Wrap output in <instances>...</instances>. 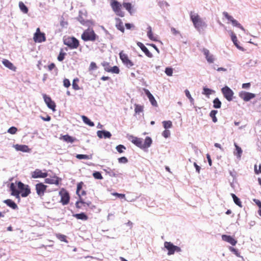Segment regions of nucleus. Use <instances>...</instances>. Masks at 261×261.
Masks as SVG:
<instances>
[{
  "instance_id": "nucleus-63",
  "label": "nucleus",
  "mask_w": 261,
  "mask_h": 261,
  "mask_svg": "<svg viewBox=\"0 0 261 261\" xmlns=\"http://www.w3.org/2000/svg\"><path fill=\"white\" fill-rule=\"evenodd\" d=\"M137 45L142 50L146 46L141 42H137Z\"/></svg>"
},
{
  "instance_id": "nucleus-8",
  "label": "nucleus",
  "mask_w": 261,
  "mask_h": 261,
  "mask_svg": "<svg viewBox=\"0 0 261 261\" xmlns=\"http://www.w3.org/2000/svg\"><path fill=\"white\" fill-rule=\"evenodd\" d=\"M59 194L61 197L60 202L63 205H67L70 200V196L68 192L65 189L62 188L60 191Z\"/></svg>"
},
{
  "instance_id": "nucleus-62",
  "label": "nucleus",
  "mask_w": 261,
  "mask_h": 261,
  "mask_svg": "<svg viewBox=\"0 0 261 261\" xmlns=\"http://www.w3.org/2000/svg\"><path fill=\"white\" fill-rule=\"evenodd\" d=\"M55 67H56L55 64L54 63H52L48 66V69L49 71H51Z\"/></svg>"
},
{
  "instance_id": "nucleus-13",
  "label": "nucleus",
  "mask_w": 261,
  "mask_h": 261,
  "mask_svg": "<svg viewBox=\"0 0 261 261\" xmlns=\"http://www.w3.org/2000/svg\"><path fill=\"white\" fill-rule=\"evenodd\" d=\"M221 91L224 97L228 101H231L232 99L233 92L229 87L226 86L223 88Z\"/></svg>"
},
{
  "instance_id": "nucleus-14",
  "label": "nucleus",
  "mask_w": 261,
  "mask_h": 261,
  "mask_svg": "<svg viewBox=\"0 0 261 261\" xmlns=\"http://www.w3.org/2000/svg\"><path fill=\"white\" fill-rule=\"evenodd\" d=\"M46 172H42V170L36 169L35 171L31 173V177L33 178H45L47 176Z\"/></svg>"
},
{
  "instance_id": "nucleus-16",
  "label": "nucleus",
  "mask_w": 261,
  "mask_h": 261,
  "mask_svg": "<svg viewBox=\"0 0 261 261\" xmlns=\"http://www.w3.org/2000/svg\"><path fill=\"white\" fill-rule=\"evenodd\" d=\"M61 178L55 175L49 178H46L45 179V182L48 184L59 185L60 182L61 181Z\"/></svg>"
},
{
  "instance_id": "nucleus-30",
  "label": "nucleus",
  "mask_w": 261,
  "mask_h": 261,
  "mask_svg": "<svg viewBox=\"0 0 261 261\" xmlns=\"http://www.w3.org/2000/svg\"><path fill=\"white\" fill-rule=\"evenodd\" d=\"M148 29V32H147V36L148 37V38L152 40V41H156L157 39H156V37H155L153 34V33L152 32V30H151V27L149 26L147 28Z\"/></svg>"
},
{
  "instance_id": "nucleus-43",
  "label": "nucleus",
  "mask_w": 261,
  "mask_h": 261,
  "mask_svg": "<svg viewBox=\"0 0 261 261\" xmlns=\"http://www.w3.org/2000/svg\"><path fill=\"white\" fill-rule=\"evenodd\" d=\"M231 40L233 41L234 44L236 46V47L238 48H239V49L241 48V47L238 45V44L237 43V42H238L237 38L236 35L233 33H232V34H231Z\"/></svg>"
},
{
  "instance_id": "nucleus-41",
  "label": "nucleus",
  "mask_w": 261,
  "mask_h": 261,
  "mask_svg": "<svg viewBox=\"0 0 261 261\" xmlns=\"http://www.w3.org/2000/svg\"><path fill=\"white\" fill-rule=\"evenodd\" d=\"M109 72H111L112 73L119 74L120 72V70L118 67L117 66H114L110 68Z\"/></svg>"
},
{
  "instance_id": "nucleus-23",
  "label": "nucleus",
  "mask_w": 261,
  "mask_h": 261,
  "mask_svg": "<svg viewBox=\"0 0 261 261\" xmlns=\"http://www.w3.org/2000/svg\"><path fill=\"white\" fill-rule=\"evenodd\" d=\"M3 64L5 66L9 68V69H11L13 71H15L16 67L14 66V65L10 62L7 59H4L2 61Z\"/></svg>"
},
{
  "instance_id": "nucleus-46",
  "label": "nucleus",
  "mask_w": 261,
  "mask_h": 261,
  "mask_svg": "<svg viewBox=\"0 0 261 261\" xmlns=\"http://www.w3.org/2000/svg\"><path fill=\"white\" fill-rule=\"evenodd\" d=\"M101 65L103 67L104 70L106 71L109 72L110 68L111 67L110 63L107 62H103L101 63Z\"/></svg>"
},
{
  "instance_id": "nucleus-54",
  "label": "nucleus",
  "mask_w": 261,
  "mask_h": 261,
  "mask_svg": "<svg viewBox=\"0 0 261 261\" xmlns=\"http://www.w3.org/2000/svg\"><path fill=\"white\" fill-rule=\"evenodd\" d=\"M108 173L110 174V175L111 176H117L118 175V172L117 171H115V169L110 170Z\"/></svg>"
},
{
  "instance_id": "nucleus-60",
  "label": "nucleus",
  "mask_w": 261,
  "mask_h": 261,
  "mask_svg": "<svg viewBox=\"0 0 261 261\" xmlns=\"http://www.w3.org/2000/svg\"><path fill=\"white\" fill-rule=\"evenodd\" d=\"M229 249L230 251L233 252L237 256H240L239 253H238V251L237 249L231 247L229 248Z\"/></svg>"
},
{
  "instance_id": "nucleus-59",
  "label": "nucleus",
  "mask_w": 261,
  "mask_h": 261,
  "mask_svg": "<svg viewBox=\"0 0 261 261\" xmlns=\"http://www.w3.org/2000/svg\"><path fill=\"white\" fill-rule=\"evenodd\" d=\"M163 134V136L165 138H168V137H169V136H170V131H169V130H167V129H166V130H165L164 131H163V134Z\"/></svg>"
},
{
  "instance_id": "nucleus-3",
  "label": "nucleus",
  "mask_w": 261,
  "mask_h": 261,
  "mask_svg": "<svg viewBox=\"0 0 261 261\" xmlns=\"http://www.w3.org/2000/svg\"><path fill=\"white\" fill-rule=\"evenodd\" d=\"M81 38L84 41H94L98 38V37L92 29L88 28L82 34Z\"/></svg>"
},
{
  "instance_id": "nucleus-52",
  "label": "nucleus",
  "mask_w": 261,
  "mask_h": 261,
  "mask_svg": "<svg viewBox=\"0 0 261 261\" xmlns=\"http://www.w3.org/2000/svg\"><path fill=\"white\" fill-rule=\"evenodd\" d=\"M17 131V129L16 127L14 126H12L9 128L8 130V132L11 134H15Z\"/></svg>"
},
{
  "instance_id": "nucleus-39",
  "label": "nucleus",
  "mask_w": 261,
  "mask_h": 261,
  "mask_svg": "<svg viewBox=\"0 0 261 261\" xmlns=\"http://www.w3.org/2000/svg\"><path fill=\"white\" fill-rule=\"evenodd\" d=\"M213 107L215 108L219 109L221 108V102L218 98H216L213 101Z\"/></svg>"
},
{
  "instance_id": "nucleus-20",
  "label": "nucleus",
  "mask_w": 261,
  "mask_h": 261,
  "mask_svg": "<svg viewBox=\"0 0 261 261\" xmlns=\"http://www.w3.org/2000/svg\"><path fill=\"white\" fill-rule=\"evenodd\" d=\"M240 96L244 100L246 101L250 100L251 99L253 98L255 96L254 94L245 92L241 93Z\"/></svg>"
},
{
  "instance_id": "nucleus-56",
  "label": "nucleus",
  "mask_w": 261,
  "mask_h": 261,
  "mask_svg": "<svg viewBox=\"0 0 261 261\" xmlns=\"http://www.w3.org/2000/svg\"><path fill=\"white\" fill-rule=\"evenodd\" d=\"M97 67L95 63L91 62L89 66V70H93L97 69Z\"/></svg>"
},
{
  "instance_id": "nucleus-48",
  "label": "nucleus",
  "mask_w": 261,
  "mask_h": 261,
  "mask_svg": "<svg viewBox=\"0 0 261 261\" xmlns=\"http://www.w3.org/2000/svg\"><path fill=\"white\" fill-rule=\"evenodd\" d=\"M203 91L202 94L207 96L210 95L212 94V90L207 88H204L203 89Z\"/></svg>"
},
{
  "instance_id": "nucleus-27",
  "label": "nucleus",
  "mask_w": 261,
  "mask_h": 261,
  "mask_svg": "<svg viewBox=\"0 0 261 261\" xmlns=\"http://www.w3.org/2000/svg\"><path fill=\"white\" fill-rule=\"evenodd\" d=\"M152 144V140L150 137H146L145 141L143 142V149L148 148Z\"/></svg>"
},
{
  "instance_id": "nucleus-37",
  "label": "nucleus",
  "mask_w": 261,
  "mask_h": 261,
  "mask_svg": "<svg viewBox=\"0 0 261 261\" xmlns=\"http://www.w3.org/2000/svg\"><path fill=\"white\" fill-rule=\"evenodd\" d=\"M218 111L217 110H212L210 112V116L212 118L213 121L214 123L217 122V118L216 116Z\"/></svg>"
},
{
  "instance_id": "nucleus-4",
  "label": "nucleus",
  "mask_w": 261,
  "mask_h": 261,
  "mask_svg": "<svg viewBox=\"0 0 261 261\" xmlns=\"http://www.w3.org/2000/svg\"><path fill=\"white\" fill-rule=\"evenodd\" d=\"M63 42L70 49H76L80 45L79 41L74 37H68L64 39Z\"/></svg>"
},
{
  "instance_id": "nucleus-9",
  "label": "nucleus",
  "mask_w": 261,
  "mask_h": 261,
  "mask_svg": "<svg viewBox=\"0 0 261 261\" xmlns=\"http://www.w3.org/2000/svg\"><path fill=\"white\" fill-rule=\"evenodd\" d=\"M164 247L168 250V254L169 255L173 254L175 252H180L181 251L180 247L175 246L169 242H165L164 243Z\"/></svg>"
},
{
  "instance_id": "nucleus-17",
  "label": "nucleus",
  "mask_w": 261,
  "mask_h": 261,
  "mask_svg": "<svg viewBox=\"0 0 261 261\" xmlns=\"http://www.w3.org/2000/svg\"><path fill=\"white\" fill-rule=\"evenodd\" d=\"M129 140L130 141L138 147L143 149V141L142 139L133 136H130Z\"/></svg>"
},
{
  "instance_id": "nucleus-10",
  "label": "nucleus",
  "mask_w": 261,
  "mask_h": 261,
  "mask_svg": "<svg viewBox=\"0 0 261 261\" xmlns=\"http://www.w3.org/2000/svg\"><path fill=\"white\" fill-rule=\"evenodd\" d=\"M33 40L35 42L41 43L46 40L45 35L44 33L40 32V28L36 29L35 33L34 34Z\"/></svg>"
},
{
  "instance_id": "nucleus-35",
  "label": "nucleus",
  "mask_w": 261,
  "mask_h": 261,
  "mask_svg": "<svg viewBox=\"0 0 261 261\" xmlns=\"http://www.w3.org/2000/svg\"><path fill=\"white\" fill-rule=\"evenodd\" d=\"M56 237L62 242H64L67 243L68 242L67 240V237L64 234L56 233Z\"/></svg>"
},
{
  "instance_id": "nucleus-44",
  "label": "nucleus",
  "mask_w": 261,
  "mask_h": 261,
  "mask_svg": "<svg viewBox=\"0 0 261 261\" xmlns=\"http://www.w3.org/2000/svg\"><path fill=\"white\" fill-rule=\"evenodd\" d=\"M65 55L66 53L63 52V49H61L59 55L58 56V60L59 61H62L64 59Z\"/></svg>"
},
{
  "instance_id": "nucleus-53",
  "label": "nucleus",
  "mask_w": 261,
  "mask_h": 261,
  "mask_svg": "<svg viewBox=\"0 0 261 261\" xmlns=\"http://www.w3.org/2000/svg\"><path fill=\"white\" fill-rule=\"evenodd\" d=\"M165 73L168 76H171L173 73V69L172 68L167 67L165 69Z\"/></svg>"
},
{
  "instance_id": "nucleus-47",
  "label": "nucleus",
  "mask_w": 261,
  "mask_h": 261,
  "mask_svg": "<svg viewBox=\"0 0 261 261\" xmlns=\"http://www.w3.org/2000/svg\"><path fill=\"white\" fill-rule=\"evenodd\" d=\"M93 176L95 178L97 179H101L103 178L102 176L101 175V174L98 171L95 172L93 173Z\"/></svg>"
},
{
  "instance_id": "nucleus-42",
  "label": "nucleus",
  "mask_w": 261,
  "mask_h": 261,
  "mask_svg": "<svg viewBox=\"0 0 261 261\" xmlns=\"http://www.w3.org/2000/svg\"><path fill=\"white\" fill-rule=\"evenodd\" d=\"M62 139L67 142L72 143L74 141L73 138L68 135L63 136Z\"/></svg>"
},
{
  "instance_id": "nucleus-6",
  "label": "nucleus",
  "mask_w": 261,
  "mask_h": 261,
  "mask_svg": "<svg viewBox=\"0 0 261 261\" xmlns=\"http://www.w3.org/2000/svg\"><path fill=\"white\" fill-rule=\"evenodd\" d=\"M86 193L85 191H82L80 194L79 200L76 201L75 203L76 207L77 208H81L82 206H87L91 209L95 208V206L93 205L91 201L85 202L83 198L81 197V195H85Z\"/></svg>"
},
{
  "instance_id": "nucleus-11",
  "label": "nucleus",
  "mask_w": 261,
  "mask_h": 261,
  "mask_svg": "<svg viewBox=\"0 0 261 261\" xmlns=\"http://www.w3.org/2000/svg\"><path fill=\"white\" fill-rule=\"evenodd\" d=\"M223 15L228 21L231 22L233 26L237 27L243 31L245 30L243 27L240 23H239L237 20L234 19L232 16L230 15L227 12H223Z\"/></svg>"
},
{
  "instance_id": "nucleus-26",
  "label": "nucleus",
  "mask_w": 261,
  "mask_h": 261,
  "mask_svg": "<svg viewBox=\"0 0 261 261\" xmlns=\"http://www.w3.org/2000/svg\"><path fill=\"white\" fill-rule=\"evenodd\" d=\"M15 148L19 151H21L22 152H29L30 151V149L28 146L25 145H16Z\"/></svg>"
},
{
  "instance_id": "nucleus-24",
  "label": "nucleus",
  "mask_w": 261,
  "mask_h": 261,
  "mask_svg": "<svg viewBox=\"0 0 261 261\" xmlns=\"http://www.w3.org/2000/svg\"><path fill=\"white\" fill-rule=\"evenodd\" d=\"M4 202L6 204H7V206L12 208L13 210L18 209L17 205L11 199H8L5 200L4 201Z\"/></svg>"
},
{
  "instance_id": "nucleus-25",
  "label": "nucleus",
  "mask_w": 261,
  "mask_h": 261,
  "mask_svg": "<svg viewBox=\"0 0 261 261\" xmlns=\"http://www.w3.org/2000/svg\"><path fill=\"white\" fill-rule=\"evenodd\" d=\"M115 20L116 21V28L118 30L121 31L122 33H124V28L123 27V22L122 21V20L119 18H116L115 19Z\"/></svg>"
},
{
  "instance_id": "nucleus-15",
  "label": "nucleus",
  "mask_w": 261,
  "mask_h": 261,
  "mask_svg": "<svg viewBox=\"0 0 261 261\" xmlns=\"http://www.w3.org/2000/svg\"><path fill=\"white\" fill-rule=\"evenodd\" d=\"M43 98L45 102L47 105V107L51 109L54 112L56 111V105L55 102L52 100L49 96H47L46 94L43 95Z\"/></svg>"
},
{
  "instance_id": "nucleus-33",
  "label": "nucleus",
  "mask_w": 261,
  "mask_h": 261,
  "mask_svg": "<svg viewBox=\"0 0 261 261\" xmlns=\"http://www.w3.org/2000/svg\"><path fill=\"white\" fill-rule=\"evenodd\" d=\"M19 7L20 10L24 13L27 14L28 13L29 10L27 7L22 2L19 3Z\"/></svg>"
},
{
  "instance_id": "nucleus-29",
  "label": "nucleus",
  "mask_w": 261,
  "mask_h": 261,
  "mask_svg": "<svg viewBox=\"0 0 261 261\" xmlns=\"http://www.w3.org/2000/svg\"><path fill=\"white\" fill-rule=\"evenodd\" d=\"M123 7L128 11L130 15L133 13V6L130 3H123L122 4Z\"/></svg>"
},
{
  "instance_id": "nucleus-51",
  "label": "nucleus",
  "mask_w": 261,
  "mask_h": 261,
  "mask_svg": "<svg viewBox=\"0 0 261 261\" xmlns=\"http://www.w3.org/2000/svg\"><path fill=\"white\" fill-rule=\"evenodd\" d=\"M142 51L144 53V54H145V55L147 57H148L149 58H152V54L148 50V49L146 47H145L142 50Z\"/></svg>"
},
{
  "instance_id": "nucleus-31",
  "label": "nucleus",
  "mask_w": 261,
  "mask_h": 261,
  "mask_svg": "<svg viewBox=\"0 0 261 261\" xmlns=\"http://www.w3.org/2000/svg\"><path fill=\"white\" fill-rule=\"evenodd\" d=\"M82 120L83 121H84V122L88 125L89 126H94V123L92 122L87 117H86V116H84V115H83L82 116Z\"/></svg>"
},
{
  "instance_id": "nucleus-34",
  "label": "nucleus",
  "mask_w": 261,
  "mask_h": 261,
  "mask_svg": "<svg viewBox=\"0 0 261 261\" xmlns=\"http://www.w3.org/2000/svg\"><path fill=\"white\" fill-rule=\"evenodd\" d=\"M234 145L236 147V152H234V154L237 155L239 158H240L242 154V150L241 147H240L237 143H234Z\"/></svg>"
},
{
  "instance_id": "nucleus-5",
  "label": "nucleus",
  "mask_w": 261,
  "mask_h": 261,
  "mask_svg": "<svg viewBox=\"0 0 261 261\" xmlns=\"http://www.w3.org/2000/svg\"><path fill=\"white\" fill-rule=\"evenodd\" d=\"M111 6L115 14L121 17L124 16V12L122 11V5L116 0H111Z\"/></svg>"
},
{
  "instance_id": "nucleus-28",
  "label": "nucleus",
  "mask_w": 261,
  "mask_h": 261,
  "mask_svg": "<svg viewBox=\"0 0 261 261\" xmlns=\"http://www.w3.org/2000/svg\"><path fill=\"white\" fill-rule=\"evenodd\" d=\"M73 216L77 219L82 220L84 221H86L88 219V217L84 213L74 214Z\"/></svg>"
},
{
  "instance_id": "nucleus-40",
  "label": "nucleus",
  "mask_w": 261,
  "mask_h": 261,
  "mask_svg": "<svg viewBox=\"0 0 261 261\" xmlns=\"http://www.w3.org/2000/svg\"><path fill=\"white\" fill-rule=\"evenodd\" d=\"M163 126L165 129L170 128L172 126V123L171 121H164L163 122Z\"/></svg>"
},
{
  "instance_id": "nucleus-12",
  "label": "nucleus",
  "mask_w": 261,
  "mask_h": 261,
  "mask_svg": "<svg viewBox=\"0 0 261 261\" xmlns=\"http://www.w3.org/2000/svg\"><path fill=\"white\" fill-rule=\"evenodd\" d=\"M47 187V186L44 185L42 182L37 184L35 185L36 193L40 197H42L44 196V193L46 191Z\"/></svg>"
},
{
  "instance_id": "nucleus-19",
  "label": "nucleus",
  "mask_w": 261,
  "mask_h": 261,
  "mask_svg": "<svg viewBox=\"0 0 261 261\" xmlns=\"http://www.w3.org/2000/svg\"><path fill=\"white\" fill-rule=\"evenodd\" d=\"M144 91H145V93L148 97L151 105L154 107H157L158 103H157L156 101L155 100L154 97L151 94V93L149 92V91L147 89H145Z\"/></svg>"
},
{
  "instance_id": "nucleus-32",
  "label": "nucleus",
  "mask_w": 261,
  "mask_h": 261,
  "mask_svg": "<svg viewBox=\"0 0 261 261\" xmlns=\"http://www.w3.org/2000/svg\"><path fill=\"white\" fill-rule=\"evenodd\" d=\"M231 196L233 198L234 202L239 207H242V202L240 201V199L234 194H231Z\"/></svg>"
},
{
  "instance_id": "nucleus-57",
  "label": "nucleus",
  "mask_w": 261,
  "mask_h": 261,
  "mask_svg": "<svg viewBox=\"0 0 261 261\" xmlns=\"http://www.w3.org/2000/svg\"><path fill=\"white\" fill-rule=\"evenodd\" d=\"M185 94H186V96L190 99L191 102H193L194 101V99L192 97V96L190 94V93L188 90L187 89L185 90Z\"/></svg>"
},
{
  "instance_id": "nucleus-7",
  "label": "nucleus",
  "mask_w": 261,
  "mask_h": 261,
  "mask_svg": "<svg viewBox=\"0 0 261 261\" xmlns=\"http://www.w3.org/2000/svg\"><path fill=\"white\" fill-rule=\"evenodd\" d=\"M119 57L123 64L128 68H131L134 64L133 62L130 60L127 55L125 54L123 50L119 53Z\"/></svg>"
},
{
  "instance_id": "nucleus-64",
  "label": "nucleus",
  "mask_w": 261,
  "mask_h": 261,
  "mask_svg": "<svg viewBox=\"0 0 261 261\" xmlns=\"http://www.w3.org/2000/svg\"><path fill=\"white\" fill-rule=\"evenodd\" d=\"M137 45L142 50L146 46L141 42H137Z\"/></svg>"
},
{
  "instance_id": "nucleus-22",
  "label": "nucleus",
  "mask_w": 261,
  "mask_h": 261,
  "mask_svg": "<svg viewBox=\"0 0 261 261\" xmlns=\"http://www.w3.org/2000/svg\"><path fill=\"white\" fill-rule=\"evenodd\" d=\"M97 135L99 138H102V137L110 138L111 137V134L109 132L106 130H98Z\"/></svg>"
},
{
  "instance_id": "nucleus-1",
  "label": "nucleus",
  "mask_w": 261,
  "mask_h": 261,
  "mask_svg": "<svg viewBox=\"0 0 261 261\" xmlns=\"http://www.w3.org/2000/svg\"><path fill=\"white\" fill-rule=\"evenodd\" d=\"M10 191L11 195L20 200V195L22 197H26L31 193V189L28 185H24L20 181H16L10 184Z\"/></svg>"
},
{
  "instance_id": "nucleus-49",
  "label": "nucleus",
  "mask_w": 261,
  "mask_h": 261,
  "mask_svg": "<svg viewBox=\"0 0 261 261\" xmlns=\"http://www.w3.org/2000/svg\"><path fill=\"white\" fill-rule=\"evenodd\" d=\"M116 148L117 151L119 153H122L123 152V150L126 149L125 147L123 145H119L117 146Z\"/></svg>"
},
{
  "instance_id": "nucleus-45",
  "label": "nucleus",
  "mask_w": 261,
  "mask_h": 261,
  "mask_svg": "<svg viewBox=\"0 0 261 261\" xmlns=\"http://www.w3.org/2000/svg\"><path fill=\"white\" fill-rule=\"evenodd\" d=\"M76 158L78 159L82 160V159H86V160H89L91 159V156L87 154H77L76 155Z\"/></svg>"
},
{
  "instance_id": "nucleus-61",
  "label": "nucleus",
  "mask_w": 261,
  "mask_h": 261,
  "mask_svg": "<svg viewBox=\"0 0 261 261\" xmlns=\"http://www.w3.org/2000/svg\"><path fill=\"white\" fill-rule=\"evenodd\" d=\"M254 171L256 174L261 173V165H259V169L257 170V166L255 165L254 166Z\"/></svg>"
},
{
  "instance_id": "nucleus-21",
  "label": "nucleus",
  "mask_w": 261,
  "mask_h": 261,
  "mask_svg": "<svg viewBox=\"0 0 261 261\" xmlns=\"http://www.w3.org/2000/svg\"><path fill=\"white\" fill-rule=\"evenodd\" d=\"M203 53L205 56L206 60L210 63H212L214 62V58L212 55L210 54L209 50L206 48H204L203 49Z\"/></svg>"
},
{
  "instance_id": "nucleus-38",
  "label": "nucleus",
  "mask_w": 261,
  "mask_h": 261,
  "mask_svg": "<svg viewBox=\"0 0 261 261\" xmlns=\"http://www.w3.org/2000/svg\"><path fill=\"white\" fill-rule=\"evenodd\" d=\"M79 80L78 78L74 79L73 80L72 85L73 89L75 90H79L80 89V88L79 85L77 84V83L79 82Z\"/></svg>"
},
{
  "instance_id": "nucleus-2",
  "label": "nucleus",
  "mask_w": 261,
  "mask_h": 261,
  "mask_svg": "<svg viewBox=\"0 0 261 261\" xmlns=\"http://www.w3.org/2000/svg\"><path fill=\"white\" fill-rule=\"evenodd\" d=\"M190 18L195 28L198 30L203 29L206 27V24L200 16L194 12H191Z\"/></svg>"
},
{
  "instance_id": "nucleus-36",
  "label": "nucleus",
  "mask_w": 261,
  "mask_h": 261,
  "mask_svg": "<svg viewBox=\"0 0 261 261\" xmlns=\"http://www.w3.org/2000/svg\"><path fill=\"white\" fill-rule=\"evenodd\" d=\"M144 107L143 106L135 104V112L136 114H139L143 111Z\"/></svg>"
},
{
  "instance_id": "nucleus-18",
  "label": "nucleus",
  "mask_w": 261,
  "mask_h": 261,
  "mask_svg": "<svg viewBox=\"0 0 261 261\" xmlns=\"http://www.w3.org/2000/svg\"><path fill=\"white\" fill-rule=\"evenodd\" d=\"M222 239L223 241L229 243L232 246L236 245L237 243V241L230 236L223 234L222 236Z\"/></svg>"
},
{
  "instance_id": "nucleus-55",
  "label": "nucleus",
  "mask_w": 261,
  "mask_h": 261,
  "mask_svg": "<svg viewBox=\"0 0 261 261\" xmlns=\"http://www.w3.org/2000/svg\"><path fill=\"white\" fill-rule=\"evenodd\" d=\"M70 82L68 79H65L63 80V85L65 87L68 88L70 87Z\"/></svg>"
},
{
  "instance_id": "nucleus-50",
  "label": "nucleus",
  "mask_w": 261,
  "mask_h": 261,
  "mask_svg": "<svg viewBox=\"0 0 261 261\" xmlns=\"http://www.w3.org/2000/svg\"><path fill=\"white\" fill-rule=\"evenodd\" d=\"M83 182H79L77 185V189H76V194L80 196V192L81 190L82 187H83Z\"/></svg>"
},
{
  "instance_id": "nucleus-58",
  "label": "nucleus",
  "mask_w": 261,
  "mask_h": 261,
  "mask_svg": "<svg viewBox=\"0 0 261 261\" xmlns=\"http://www.w3.org/2000/svg\"><path fill=\"white\" fill-rule=\"evenodd\" d=\"M118 161L120 163H126L128 162V160L126 157L123 156L119 158Z\"/></svg>"
}]
</instances>
